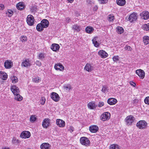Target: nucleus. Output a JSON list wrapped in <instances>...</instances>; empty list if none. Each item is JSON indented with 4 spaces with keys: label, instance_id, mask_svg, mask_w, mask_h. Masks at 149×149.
<instances>
[{
    "label": "nucleus",
    "instance_id": "nucleus-1",
    "mask_svg": "<svg viewBox=\"0 0 149 149\" xmlns=\"http://www.w3.org/2000/svg\"><path fill=\"white\" fill-rule=\"evenodd\" d=\"M80 142L82 145L86 146H89L90 143V141L86 137H81L80 139Z\"/></svg>",
    "mask_w": 149,
    "mask_h": 149
},
{
    "label": "nucleus",
    "instance_id": "nucleus-2",
    "mask_svg": "<svg viewBox=\"0 0 149 149\" xmlns=\"http://www.w3.org/2000/svg\"><path fill=\"white\" fill-rule=\"evenodd\" d=\"M110 117V114L108 112H105L101 116L100 119L104 121L109 120Z\"/></svg>",
    "mask_w": 149,
    "mask_h": 149
},
{
    "label": "nucleus",
    "instance_id": "nucleus-3",
    "mask_svg": "<svg viewBox=\"0 0 149 149\" xmlns=\"http://www.w3.org/2000/svg\"><path fill=\"white\" fill-rule=\"evenodd\" d=\"M147 123L143 120L139 121L136 124L137 127L139 129H143L147 126Z\"/></svg>",
    "mask_w": 149,
    "mask_h": 149
},
{
    "label": "nucleus",
    "instance_id": "nucleus-4",
    "mask_svg": "<svg viewBox=\"0 0 149 149\" xmlns=\"http://www.w3.org/2000/svg\"><path fill=\"white\" fill-rule=\"evenodd\" d=\"M50 96L52 99L56 102H58L60 98L58 95L54 92L51 93Z\"/></svg>",
    "mask_w": 149,
    "mask_h": 149
},
{
    "label": "nucleus",
    "instance_id": "nucleus-5",
    "mask_svg": "<svg viewBox=\"0 0 149 149\" xmlns=\"http://www.w3.org/2000/svg\"><path fill=\"white\" fill-rule=\"evenodd\" d=\"M30 133L29 131H23L20 135V136L22 138H28L31 136Z\"/></svg>",
    "mask_w": 149,
    "mask_h": 149
},
{
    "label": "nucleus",
    "instance_id": "nucleus-6",
    "mask_svg": "<svg viewBox=\"0 0 149 149\" xmlns=\"http://www.w3.org/2000/svg\"><path fill=\"white\" fill-rule=\"evenodd\" d=\"M56 124L59 127H64L65 125V121L61 119H57L56 120Z\"/></svg>",
    "mask_w": 149,
    "mask_h": 149
},
{
    "label": "nucleus",
    "instance_id": "nucleus-7",
    "mask_svg": "<svg viewBox=\"0 0 149 149\" xmlns=\"http://www.w3.org/2000/svg\"><path fill=\"white\" fill-rule=\"evenodd\" d=\"M136 73L139 76L141 79H143L145 77V72L144 71L141 69H139L136 70Z\"/></svg>",
    "mask_w": 149,
    "mask_h": 149
},
{
    "label": "nucleus",
    "instance_id": "nucleus-8",
    "mask_svg": "<svg viewBox=\"0 0 149 149\" xmlns=\"http://www.w3.org/2000/svg\"><path fill=\"white\" fill-rule=\"evenodd\" d=\"M10 90L14 95H16L19 94V89L15 85H13L11 86Z\"/></svg>",
    "mask_w": 149,
    "mask_h": 149
},
{
    "label": "nucleus",
    "instance_id": "nucleus-9",
    "mask_svg": "<svg viewBox=\"0 0 149 149\" xmlns=\"http://www.w3.org/2000/svg\"><path fill=\"white\" fill-rule=\"evenodd\" d=\"M50 120L49 118L45 119L42 123V127L44 128H47L50 124Z\"/></svg>",
    "mask_w": 149,
    "mask_h": 149
},
{
    "label": "nucleus",
    "instance_id": "nucleus-10",
    "mask_svg": "<svg viewBox=\"0 0 149 149\" xmlns=\"http://www.w3.org/2000/svg\"><path fill=\"white\" fill-rule=\"evenodd\" d=\"M134 117L131 115L126 117L125 119L127 124L128 125H131L134 121L133 118Z\"/></svg>",
    "mask_w": 149,
    "mask_h": 149
},
{
    "label": "nucleus",
    "instance_id": "nucleus-11",
    "mask_svg": "<svg viewBox=\"0 0 149 149\" xmlns=\"http://www.w3.org/2000/svg\"><path fill=\"white\" fill-rule=\"evenodd\" d=\"M140 16L143 19H149V12L147 11H143L140 14Z\"/></svg>",
    "mask_w": 149,
    "mask_h": 149
},
{
    "label": "nucleus",
    "instance_id": "nucleus-12",
    "mask_svg": "<svg viewBox=\"0 0 149 149\" xmlns=\"http://www.w3.org/2000/svg\"><path fill=\"white\" fill-rule=\"evenodd\" d=\"M31 65V64L29 59H26L25 60L23 61L21 64L22 67L23 66L25 67H28V66H30Z\"/></svg>",
    "mask_w": 149,
    "mask_h": 149
},
{
    "label": "nucleus",
    "instance_id": "nucleus-13",
    "mask_svg": "<svg viewBox=\"0 0 149 149\" xmlns=\"http://www.w3.org/2000/svg\"><path fill=\"white\" fill-rule=\"evenodd\" d=\"M99 128L97 126L93 125L89 127V130L90 132L92 133L96 132L98 130Z\"/></svg>",
    "mask_w": 149,
    "mask_h": 149
},
{
    "label": "nucleus",
    "instance_id": "nucleus-14",
    "mask_svg": "<svg viewBox=\"0 0 149 149\" xmlns=\"http://www.w3.org/2000/svg\"><path fill=\"white\" fill-rule=\"evenodd\" d=\"M13 63L10 61L6 60L4 63L5 67L6 69L10 68L12 67Z\"/></svg>",
    "mask_w": 149,
    "mask_h": 149
},
{
    "label": "nucleus",
    "instance_id": "nucleus-15",
    "mask_svg": "<svg viewBox=\"0 0 149 149\" xmlns=\"http://www.w3.org/2000/svg\"><path fill=\"white\" fill-rule=\"evenodd\" d=\"M25 7V6L23 2H21L17 3L16 5L17 8L19 10H23Z\"/></svg>",
    "mask_w": 149,
    "mask_h": 149
},
{
    "label": "nucleus",
    "instance_id": "nucleus-16",
    "mask_svg": "<svg viewBox=\"0 0 149 149\" xmlns=\"http://www.w3.org/2000/svg\"><path fill=\"white\" fill-rule=\"evenodd\" d=\"M40 23L44 28H47L49 24V22L47 19H42Z\"/></svg>",
    "mask_w": 149,
    "mask_h": 149
},
{
    "label": "nucleus",
    "instance_id": "nucleus-17",
    "mask_svg": "<svg viewBox=\"0 0 149 149\" xmlns=\"http://www.w3.org/2000/svg\"><path fill=\"white\" fill-rule=\"evenodd\" d=\"M99 55L102 58H105L108 56V54L104 50H100L98 52Z\"/></svg>",
    "mask_w": 149,
    "mask_h": 149
},
{
    "label": "nucleus",
    "instance_id": "nucleus-18",
    "mask_svg": "<svg viewBox=\"0 0 149 149\" xmlns=\"http://www.w3.org/2000/svg\"><path fill=\"white\" fill-rule=\"evenodd\" d=\"M54 68L56 70H59L60 71H62L64 69V67L61 63H58L55 64Z\"/></svg>",
    "mask_w": 149,
    "mask_h": 149
},
{
    "label": "nucleus",
    "instance_id": "nucleus-19",
    "mask_svg": "<svg viewBox=\"0 0 149 149\" xmlns=\"http://www.w3.org/2000/svg\"><path fill=\"white\" fill-rule=\"evenodd\" d=\"M117 102L116 99L112 98L109 99L107 101V103L111 105L115 104L117 103Z\"/></svg>",
    "mask_w": 149,
    "mask_h": 149
},
{
    "label": "nucleus",
    "instance_id": "nucleus-20",
    "mask_svg": "<svg viewBox=\"0 0 149 149\" xmlns=\"http://www.w3.org/2000/svg\"><path fill=\"white\" fill-rule=\"evenodd\" d=\"M59 48L60 46L59 45L56 44H53L51 46V49L54 51L56 52L57 51H58Z\"/></svg>",
    "mask_w": 149,
    "mask_h": 149
},
{
    "label": "nucleus",
    "instance_id": "nucleus-21",
    "mask_svg": "<svg viewBox=\"0 0 149 149\" xmlns=\"http://www.w3.org/2000/svg\"><path fill=\"white\" fill-rule=\"evenodd\" d=\"M51 146L48 143H43L40 146L41 149H49Z\"/></svg>",
    "mask_w": 149,
    "mask_h": 149
},
{
    "label": "nucleus",
    "instance_id": "nucleus-22",
    "mask_svg": "<svg viewBox=\"0 0 149 149\" xmlns=\"http://www.w3.org/2000/svg\"><path fill=\"white\" fill-rule=\"evenodd\" d=\"M0 77L3 80H6L8 77V75L6 73L0 71Z\"/></svg>",
    "mask_w": 149,
    "mask_h": 149
},
{
    "label": "nucleus",
    "instance_id": "nucleus-23",
    "mask_svg": "<svg viewBox=\"0 0 149 149\" xmlns=\"http://www.w3.org/2000/svg\"><path fill=\"white\" fill-rule=\"evenodd\" d=\"M42 24L40 23L38 24L36 26V29L37 31L39 32L42 31L44 30V27Z\"/></svg>",
    "mask_w": 149,
    "mask_h": 149
},
{
    "label": "nucleus",
    "instance_id": "nucleus-24",
    "mask_svg": "<svg viewBox=\"0 0 149 149\" xmlns=\"http://www.w3.org/2000/svg\"><path fill=\"white\" fill-rule=\"evenodd\" d=\"M117 4L119 6H123L126 3L125 0H116Z\"/></svg>",
    "mask_w": 149,
    "mask_h": 149
},
{
    "label": "nucleus",
    "instance_id": "nucleus-25",
    "mask_svg": "<svg viewBox=\"0 0 149 149\" xmlns=\"http://www.w3.org/2000/svg\"><path fill=\"white\" fill-rule=\"evenodd\" d=\"M93 30V28L91 26H88L85 29L86 32L88 33H91Z\"/></svg>",
    "mask_w": 149,
    "mask_h": 149
},
{
    "label": "nucleus",
    "instance_id": "nucleus-26",
    "mask_svg": "<svg viewBox=\"0 0 149 149\" xmlns=\"http://www.w3.org/2000/svg\"><path fill=\"white\" fill-rule=\"evenodd\" d=\"M84 69L88 72H91L92 70V67L90 64L88 63L86 64L85 67Z\"/></svg>",
    "mask_w": 149,
    "mask_h": 149
},
{
    "label": "nucleus",
    "instance_id": "nucleus-27",
    "mask_svg": "<svg viewBox=\"0 0 149 149\" xmlns=\"http://www.w3.org/2000/svg\"><path fill=\"white\" fill-rule=\"evenodd\" d=\"M143 42L145 45L149 44V36H145L143 37Z\"/></svg>",
    "mask_w": 149,
    "mask_h": 149
},
{
    "label": "nucleus",
    "instance_id": "nucleus-28",
    "mask_svg": "<svg viewBox=\"0 0 149 149\" xmlns=\"http://www.w3.org/2000/svg\"><path fill=\"white\" fill-rule=\"evenodd\" d=\"M137 14L134 12L130 15L128 19H137Z\"/></svg>",
    "mask_w": 149,
    "mask_h": 149
},
{
    "label": "nucleus",
    "instance_id": "nucleus-29",
    "mask_svg": "<svg viewBox=\"0 0 149 149\" xmlns=\"http://www.w3.org/2000/svg\"><path fill=\"white\" fill-rule=\"evenodd\" d=\"M117 33L119 34H121L123 33L124 31V29L121 27L118 26L117 27Z\"/></svg>",
    "mask_w": 149,
    "mask_h": 149
},
{
    "label": "nucleus",
    "instance_id": "nucleus-30",
    "mask_svg": "<svg viewBox=\"0 0 149 149\" xmlns=\"http://www.w3.org/2000/svg\"><path fill=\"white\" fill-rule=\"evenodd\" d=\"M34 19H26L28 24L30 26H32L34 23Z\"/></svg>",
    "mask_w": 149,
    "mask_h": 149
},
{
    "label": "nucleus",
    "instance_id": "nucleus-31",
    "mask_svg": "<svg viewBox=\"0 0 149 149\" xmlns=\"http://www.w3.org/2000/svg\"><path fill=\"white\" fill-rule=\"evenodd\" d=\"M93 43L94 44V46L97 47H98L99 46V44L96 40V38H94L92 40Z\"/></svg>",
    "mask_w": 149,
    "mask_h": 149
},
{
    "label": "nucleus",
    "instance_id": "nucleus-32",
    "mask_svg": "<svg viewBox=\"0 0 149 149\" xmlns=\"http://www.w3.org/2000/svg\"><path fill=\"white\" fill-rule=\"evenodd\" d=\"M10 78L12 81V82L13 83H15L18 81V79L17 77L14 76H11Z\"/></svg>",
    "mask_w": 149,
    "mask_h": 149
},
{
    "label": "nucleus",
    "instance_id": "nucleus-33",
    "mask_svg": "<svg viewBox=\"0 0 149 149\" xmlns=\"http://www.w3.org/2000/svg\"><path fill=\"white\" fill-rule=\"evenodd\" d=\"M15 100H17L18 101H20L22 100L23 97L21 96L18 94L15 95Z\"/></svg>",
    "mask_w": 149,
    "mask_h": 149
},
{
    "label": "nucleus",
    "instance_id": "nucleus-34",
    "mask_svg": "<svg viewBox=\"0 0 149 149\" xmlns=\"http://www.w3.org/2000/svg\"><path fill=\"white\" fill-rule=\"evenodd\" d=\"M72 28L77 31H79L80 30V26L77 25H74L73 26Z\"/></svg>",
    "mask_w": 149,
    "mask_h": 149
},
{
    "label": "nucleus",
    "instance_id": "nucleus-35",
    "mask_svg": "<svg viewBox=\"0 0 149 149\" xmlns=\"http://www.w3.org/2000/svg\"><path fill=\"white\" fill-rule=\"evenodd\" d=\"M38 10V8L37 6L31 7L30 8V11L33 13L36 12Z\"/></svg>",
    "mask_w": 149,
    "mask_h": 149
},
{
    "label": "nucleus",
    "instance_id": "nucleus-36",
    "mask_svg": "<svg viewBox=\"0 0 149 149\" xmlns=\"http://www.w3.org/2000/svg\"><path fill=\"white\" fill-rule=\"evenodd\" d=\"M143 29L145 31H149V24H144L143 26Z\"/></svg>",
    "mask_w": 149,
    "mask_h": 149
},
{
    "label": "nucleus",
    "instance_id": "nucleus-37",
    "mask_svg": "<svg viewBox=\"0 0 149 149\" xmlns=\"http://www.w3.org/2000/svg\"><path fill=\"white\" fill-rule=\"evenodd\" d=\"M27 38L26 36H22L20 38L21 41L22 42H25L27 40Z\"/></svg>",
    "mask_w": 149,
    "mask_h": 149
},
{
    "label": "nucleus",
    "instance_id": "nucleus-38",
    "mask_svg": "<svg viewBox=\"0 0 149 149\" xmlns=\"http://www.w3.org/2000/svg\"><path fill=\"white\" fill-rule=\"evenodd\" d=\"M45 55L44 53H40L39 55V58H38L41 60H42L43 59L45 58Z\"/></svg>",
    "mask_w": 149,
    "mask_h": 149
},
{
    "label": "nucleus",
    "instance_id": "nucleus-39",
    "mask_svg": "<svg viewBox=\"0 0 149 149\" xmlns=\"http://www.w3.org/2000/svg\"><path fill=\"white\" fill-rule=\"evenodd\" d=\"M88 107L91 109H93L95 108L94 104L91 102H89L88 104Z\"/></svg>",
    "mask_w": 149,
    "mask_h": 149
},
{
    "label": "nucleus",
    "instance_id": "nucleus-40",
    "mask_svg": "<svg viewBox=\"0 0 149 149\" xmlns=\"http://www.w3.org/2000/svg\"><path fill=\"white\" fill-rule=\"evenodd\" d=\"M36 118L33 115H32L30 118V120L31 122H34L36 120Z\"/></svg>",
    "mask_w": 149,
    "mask_h": 149
},
{
    "label": "nucleus",
    "instance_id": "nucleus-41",
    "mask_svg": "<svg viewBox=\"0 0 149 149\" xmlns=\"http://www.w3.org/2000/svg\"><path fill=\"white\" fill-rule=\"evenodd\" d=\"M110 148L112 149H118V146L117 145H112L110 146Z\"/></svg>",
    "mask_w": 149,
    "mask_h": 149
},
{
    "label": "nucleus",
    "instance_id": "nucleus-42",
    "mask_svg": "<svg viewBox=\"0 0 149 149\" xmlns=\"http://www.w3.org/2000/svg\"><path fill=\"white\" fill-rule=\"evenodd\" d=\"M144 102L146 104L149 105V96L146 97L145 98Z\"/></svg>",
    "mask_w": 149,
    "mask_h": 149
},
{
    "label": "nucleus",
    "instance_id": "nucleus-43",
    "mask_svg": "<svg viewBox=\"0 0 149 149\" xmlns=\"http://www.w3.org/2000/svg\"><path fill=\"white\" fill-rule=\"evenodd\" d=\"M125 49L126 50H127L129 51H131L132 49V48L130 46L128 45H126L125 47Z\"/></svg>",
    "mask_w": 149,
    "mask_h": 149
},
{
    "label": "nucleus",
    "instance_id": "nucleus-44",
    "mask_svg": "<svg viewBox=\"0 0 149 149\" xmlns=\"http://www.w3.org/2000/svg\"><path fill=\"white\" fill-rule=\"evenodd\" d=\"M45 99L44 97H42L41 99V102L40 104L43 105L45 103Z\"/></svg>",
    "mask_w": 149,
    "mask_h": 149
},
{
    "label": "nucleus",
    "instance_id": "nucleus-45",
    "mask_svg": "<svg viewBox=\"0 0 149 149\" xmlns=\"http://www.w3.org/2000/svg\"><path fill=\"white\" fill-rule=\"evenodd\" d=\"M64 88L66 90L69 91L70 89V85H68L67 86H64Z\"/></svg>",
    "mask_w": 149,
    "mask_h": 149
},
{
    "label": "nucleus",
    "instance_id": "nucleus-46",
    "mask_svg": "<svg viewBox=\"0 0 149 149\" xmlns=\"http://www.w3.org/2000/svg\"><path fill=\"white\" fill-rule=\"evenodd\" d=\"M99 2L101 3H105L108 2V0H98Z\"/></svg>",
    "mask_w": 149,
    "mask_h": 149
},
{
    "label": "nucleus",
    "instance_id": "nucleus-47",
    "mask_svg": "<svg viewBox=\"0 0 149 149\" xmlns=\"http://www.w3.org/2000/svg\"><path fill=\"white\" fill-rule=\"evenodd\" d=\"M107 88L106 86H103L102 89V91L103 92L105 93V92L107 90Z\"/></svg>",
    "mask_w": 149,
    "mask_h": 149
},
{
    "label": "nucleus",
    "instance_id": "nucleus-48",
    "mask_svg": "<svg viewBox=\"0 0 149 149\" xmlns=\"http://www.w3.org/2000/svg\"><path fill=\"white\" fill-rule=\"evenodd\" d=\"M113 59L114 61H116L119 60V57L118 56H114L113 58Z\"/></svg>",
    "mask_w": 149,
    "mask_h": 149
},
{
    "label": "nucleus",
    "instance_id": "nucleus-49",
    "mask_svg": "<svg viewBox=\"0 0 149 149\" xmlns=\"http://www.w3.org/2000/svg\"><path fill=\"white\" fill-rule=\"evenodd\" d=\"M114 15L113 14H110L108 16V19H114Z\"/></svg>",
    "mask_w": 149,
    "mask_h": 149
},
{
    "label": "nucleus",
    "instance_id": "nucleus-50",
    "mask_svg": "<svg viewBox=\"0 0 149 149\" xmlns=\"http://www.w3.org/2000/svg\"><path fill=\"white\" fill-rule=\"evenodd\" d=\"M127 20L126 21H129L131 23L134 22L136 21L137 19H127Z\"/></svg>",
    "mask_w": 149,
    "mask_h": 149
},
{
    "label": "nucleus",
    "instance_id": "nucleus-51",
    "mask_svg": "<svg viewBox=\"0 0 149 149\" xmlns=\"http://www.w3.org/2000/svg\"><path fill=\"white\" fill-rule=\"evenodd\" d=\"M26 19H34L33 17L31 15H28Z\"/></svg>",
    "mask_w": 149,
    "mask_h": 149
},
{
    "label": "nucleus",
    "instance_id": "nucleus-52",
    "mask_svg": "<svg viewBox=\"0 0 149 149\" xmlns=\"http://www.w3.org/2000/svg\"><path fill=\"white\" fill-rule=\"evenodd\" d=\"M104 105V103L102 102H99L98 104V107H101Z\"/></svg>",
    "mask_w": 149,
    "mask_h": 149
},
{
    "label": "nucleus",
    "instance_id": "nucleus-53",
    "mask_svg": "<svg viewBox=\"0 0 149 149\" xmlns=\"http://www.w3.org/2000/svg\"><path fill=\"white\" fill-rule=\"evenodd\" d=\"M13 13V12L11 10H9L8 11V13L10 14V15H9L8 16L10 17L12 15Z\"/></svg>",
    "mask_w": 149,
    "mask_h": 149
},
{
    "label": "nucleus",
    "instance_id": "nucleus-54",
    "mask_svg": "<svg viewBox=\"0 0 149 149\" xmlns=\"http://www.w3.org/2000/svg\"><path fill=\"white\" fill-rule=\"evenodd\" d=\"M36 63L37 65H38L39 66H40L41 65V62L38 61H36Z\"/></svg>",
    "mask_w": 149,
    "mask_h": 149
},
{
    "label": "nucleus",
    "instance_id": "nucleus-55",
    "mask_svg": "<svg viewBox=\"0 0 149 149\" xmlns=\"http://www.w3.org/2000/svg\"><path fill=\"white\" fill-rule=\"evenodd\" d=\"M138 100L137 99H135L133 101L132 103L133 104H136L138 103Z\"/></svg>",
    "mask_w": 149,
    "mask_h": 149
},
{
    "label": "nucleus",
    "instance_id": "nucleus-56",
    "mask_svg": "<svg viewBox=\"0 0 149 149\" xmlns=\"http://www.w3.org/2000/svg\"><path fill=\"white\" fill-rule=\"evenodd\" d=\"M74 127H70V128L69 129V131L70 132H72L74 130Z\"/></svg>",
    "mask_w": 149,
    "mask_h": 149
},
{
    "label": "nucleus",
    "instance_id": "nucleus-57",
    "mask_svg": "<svg viewBox=\"0 0 149 149\" xmlns=\"http://www.w3.org/2000/svg\"><path fill=\"white\" fill-rule=\"evenodd\" d=\"M4 5L3 4H0V9L3 10L4 9Z\"/></svg>",
    "mask_w": 149,
    "mask_h": 149
},
{
    "label": "nucleus",
    "instance_id": "nucleus-58",
    "mask_svg": "<svg viewBox=\"0 0 149 149\" xmlns=\"http://www.w3.org/2000/svg\"><path fill=\"white\" fill-rule=\"evenodd\" d=\"M130 84L131 85L133 86H135L136 85L135 83L132 81H130Z\"/></svg>",
    "mask_w": 149,
    "mask_h": 149
},
{
    "label": "nucleus",
    "instance_id": "nucleus-59",
    "mask_svg": "<svg viewBox=\"0 0 149 149\" xmlns=\"http://www.w3.org/2000/svg\"><path fill=\"white\" fill-rule=\"evenodd\" d=\"M98 9V7L97 6H94L93 8V10L94 11H96Z\"/></svg>",
    "mask_w": 149,
    "mask_h": 149
},
{
    "label": "nucleus",
    "instance_id": "nucleus-60",
    "mask_svg": "<svg viewBox=\"0 0 149 149\" xmlns=\"http://www.w3.org/2000/svg\"><path fill=\"white\" fill-rule=\"evenodd\" d=\"M33 80L35 82H38L37 79V78H34L33 79Z\"/></svg>",
    "mask_w": 149,
    "mask_h": 149
},
{
    "label": "nucleus",
    "instance_id": "nucleus-61",
    "mask_svg": "<svg viewBox=\"0 0 149 149\" xmlns=\"http://www.w3.org/2000/svg\"><path fill=\"white\" fill-rule=\"evenodd\" d=\"M74 0H68V1L70 3H72V2Z\"/></svg>",
    "mask_w": 149,
    "mask_h": 149
},
{
    "label": "nucleus",
    "instance_id": "nucleus-62",
    "mask_svg": "<svg viewBox=\"0 0 149 149\" xmlns=\"http://www.w3.org/2000/svg\"><path fill=\"white\" fill-rule=\"evenodd\" d=\"M108 20L109 22H113V19H108Z\"/></svg>",
    "mask_w": 149,
    "mask_h": 149
},
{
    "label": "nucleus",
    "instance_id": "nucleus-63",
    "mask_svg": "<svg viewBox=\"0 0 149 149\" xmlns=\"http://www.w3.org/2000/svg\"><path fill=\"white\" fill-rule=\"evenodd\" d=\"M2 149H10V148H6L5 147L3 148Z\"/></svg>",
    "mask_w": 149,
    "mask_h": 149
},
{
    "label": "nucleus",
    "instance_id": "nucleus-64",
    "mask_svg": "<svg viewBox=\"0 0 149 149\" xmlns=\"http://www.w3.org/2000/svg\"><path fill=\"white\" fill-rule=\"evenodd\" d=\"M70 20V19H68V22H69V21Z\"/></svg>",
    "mask_w": 149,
    "mask_h": 149
}]
</instances>
